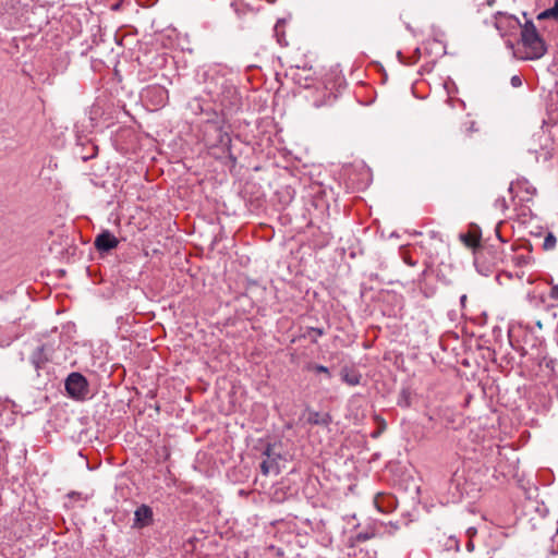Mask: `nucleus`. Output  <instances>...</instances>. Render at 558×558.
I'll list each match as a JSON object with an SVG mask.
<instances>
[{
	"label": "nucleus",
	"mask_w": 558,
	"mask_h": 558,
	"mask_svg": "<svg viewBox=\"0 0 558 558\" xmlns=\"http://www.w3.org/2000/svg\"><path fill=\"white\" fill-rule=\"evenodd\" d=\"M475 5L480 7L482 4L493 5L495 3V0H474Z\"/></svg>",
	"instance_id": "23"
},
{
	"label": "nucleus",
	"mask_w": 558,
	"mask_h": 558,
	"mask_svg": "<svg viewBox=\"0 0 558 558\" xmlns=\"http://www.w3.org/2000/svg\"><path fill=\"white\" fill-rule=\"evenodd\" d=\"M405 263H407L409 266H415V262H413L411 258H405Z\"/></svg>",
	"instance_id": "31"
},
{
	"label": "nucleus",
	"mask_w": 558,
	"mask_h": 558,
	"mask_svg": "<svg viewBox=\"0 0 558 558\" xmlns=\"http://www.w3.org/2000/svg\"><path fill=\"white\" fill-rule=\"evenodd\" d=\"M381 424H383V428L386 427V423L384 421H381Z\"/></svg>",
	"instance_id": "39"
},
{
	"label": "nucleus",
	"mask_w": 558,
	"mask_h": 558,
	"mask_svg": "<svg viewBox=\"0 0 558 558\" xmlns=\"http://www.w3.org/2000/svg\"><path fill=\"white\" fill-rule=\"evenodd\" d=\"M495 208L500 209L502 213L509 208V205L505 197H499L495 201Z\"/></svg>",
	"instance_id": "18"
},
{
	"label": "nucleus",
	"mask_w": 558,
	"mask_h": 558,
	"mask_svg": "<svg viewBox=\"0 0 558 558\" xmlns=\"http://www.w3.org/2000/svg\"><path fill=\"white\" fill-rule=\"evenodd\" d=\"M512 190H513V183L510 184L509 192L512 193Z\"/></svg>",
	"instance_id": "34"
},
{
	"label": "nucleus",
	"mask_w": 558,
	"mask_h": 558,
	"mask_svg": "<svg viewBox=\"0 0 558 558\" xmlns=\"http://www.w3.org/2000/svg\"><path fill=\"white\" fill-rule=\"evenodd\" d=\"M153 509L147 505L140 506L134 513V526L145 527L153 523Z\"/></svg>",
	"instance_id": "7"
},
{
	"label": "nucleus",
	"mask_w": 558,
	"mask_h": 558,
	"mask_svg": "<svg viewBox=\"0 0 558 558\" xmlns=\"http://www.w3.org/2000/svg\"><path fill=\"white\" fill-rule=\"evenodd\" d=\"M477 531L475 527H469L468 531H466V534L469 536V538H473L475 535H476Z\"/></svg>",
	"instance_id": "25"
},
{
	"label": "nucleus",
	"mask_w": 558,
	"mask_h": 558,
	"mask_svg": "<svg viewBox=\"0 0 558 558\" xmlns=\"http://www.w3.org/2000/svg\"><path fill=\"white\" fill-rule=\"evenodd\" d=\"M142 98L155 108H160L168 102L169 93L163 86L155 84L143 89Z\"/></svg>",
	"instance_id": "4"
},
{
	"label": "nucleus",
	"mask_w": 558,
	"mask_h": 558,
	"mask_svg": "<svg viewBox=\"0 0 558 558\" xmlns=\"http://www.w3.org/2000/svg\"><path fill=\"white\" fill-rule=\"evenodd\" d=\"M520 44L524 48L525 60L541 59L547 52V45L531 20H526L520 29Z\"/></svg>",
	"instance_id": "2"
},
{
	"label": "nucleus",
	"mask_w": 558,
	"mask_h": 558,
	"mask_svg": "<svg viewBox=\"0 0 558 558\" xmlns=\"http://www.w3.org/2000/svg\"><path fill=\"white\" fill-rule=\"evenodd\" d=\"M345 86L343 77L327 74L323 81L305 89L304 98L315 109L331 108Z\"/></svg>",
	"instance_id": "1"
},
{
	"label": "nucleus",
	"mask_w": 558,
	"mask_h": 558,
	"mask_svg": "<svg viewBox=\"0 0 558 558\" xmlns=\"http://www.w3.org/2000/svg\"><path fill=\"white\" fill-rule=\"evenodd\" d=\"M397 404L401 408H409L411 405V391L409 388H402Z\"/></svg>",
	"instance_id": "13"
},
{
	"label": "nucleus",
	"mask_w": 558,
	"mask_h": 558,
	"mask_svg": "<svg viewBox=\"0 0 558 558\" xmlns=\"http://www.w3.org/2000/svg\"><path fill=\"white\" fill-rule=\"evenodd\" d=\"M325 335V330L323 328L317 327H307L305 331L300 336V338H308L312 343H317V339Z\"/></svg>",
	"instance_id": "12"
},
{
	"label": "nucleus",
	"mask_w": 558,
	"mask_h": 558,
	"mask_svg": "<svg viewBox=\"0 0 558 558\" xmlns=\"http://www.w3.org/2000/svg\"><path fill=\"white\" fill-rule=\"evenodd\" d=\"M466 299H468V298H466V295H465V294L461 295V298H460V304H461V306H462V307H464V306H465Z\"/></svg>",
	"instance_id": "29"
},
{
	"label": "nucleus",
	"mask_w": 558,
	"mask_h": 558,
	"mask_svg": "<svg viewBox=\"0 0 558 558\" xmlns=\"http://www.w3.org/2000/svg\"><path fill=\"white\" fill-rule=\"evenodd\" d=\"M549 296L554 300H558V286H554L551 289H550V293H549Z\"/></svg>",
	"instance_id": "24"
},
{
	"label": "nucleus",
	"mask_w": 558,
	"mask_h": 558,
	"mask_svg": "<svg viewBox=\"0 0 558 558\" xmlns=\"http://www.w3.org/2000/svg\"><path fill=\"white\" fill-rule=\"evenodd\" d=\"M274 469L278 470V463L276 459H266L260 463V471L263 475H268Z\"/></svg>",
	"instance_id": "14"
},
{
	"label": "nucleus",
	"mask_w": 558,
	"mask_h": 558,
	"mask_svg": "<svg viewBox=\"0 0 558 558\" xmlns=\"http://www.w3.org/2000/svg\"><path fill=\"white\" fill-rule=\"evenodd\" d=\"M380 432L373 433V437H377Z\"/></svg>",
	"instance_id": "36"
},
{
	"label": "nucleus",
	"mask_w": 558,
	"mask_h": 558,
	"mask_svg": "<svg viewBox=\"0 0 558 558\" xmlns=\"http://www.w3.org/2000/svg\"><path fill=\"white\" fill-rule=\"evenodd\" d=\"M283 27H284V24L281 21H278L274 27V32L277 37V41L280 45H287L286 39H284Z\"/></svg>",
	"instance_id": "15"
},
{
	"label": "nucleus",
	"mask_w": 558,
	"mask_h": 558,
	"mask_svg": "<svg viewBox=\"0 0 558 558\" xmlns=\"http://www.w3.org/2000/svg\"><path fill=\"white\" fill-rule=\"evenodd\" d=\"M94 245L98 252L107 253L119 245V240L110 231L105 230L96 236Z\"/></svg>",
	"instance_id": "6"
},
{
	"label": "nucleus",
	"mask_w": 558,
	"mask_h": 558,
	"mask_svg": "<svg viewBox=\"0 0 558 558\" xmlns=\"http://www.w3.org/2000/svg\"><path fill=\"white\" fill-rule=\"evenodd\" d=\"M466 549L468 551L472 553L474 550V543L471 538H469V542L466 543Z\"/></svg>",
	"instance_id": "27"
},
{
	"label": "nucleus",
	"mask_w": 558,
	"mask_h": 558,
	"mask_svg": "<svg viewBox=\"0 0 558 558\" xmlns=\"http://www.w3.org/2000/svg\"><path fill=\"white\" fill-rule=\"evenodd\" d=\"M556 236L553 233H548L544 239L543 247L545 250H553L556 246Z\"/></svg>",
	"instance_id": "17"
},
{
	"label": "nucleus",
	"mask_w": 558,
	"mask_h": 558,
	"mask_svg": "<svg viewBox=\"0 0 558 558\" xmlns=\"http://www.w3.org/2000/svg\"><path fill=\"white\" fill-rule=\"evenodd\" d=\"M554 20H558V0H554V5L549 8Z\"/></svg>",
	"instance_id": "20"
},
{
	"label": "nucleus",
	"mask_w": 558,
	"mask_h": 558,
	"mask_svg": "<svg viewBox=\"0 0 558 558\" xmlns=\"http://www.w3.org/2000/svg\"><path fill=\"white\" fill-rule=\"evenodd\" d=\"M307 369L315 373H323L327 378H331V373L328 367L320 364H308Z\"/></svg>",
	"instance_id": "16"
},
{
	"label": "nucleus",
	"mask_w": 558,
	"mask_h": 558,
	"mask_svg": "<svg viewBox=\"0 0 558 558\" xmlns=\"http://www.w3.org/2000/svg\"><path fill=\"white\" fill-rule=\"evenodd\" d=\"M263 456H266L267 459L271 460V459H276L279 457L278 456H275L274 453V446L271 444H267V446L265 447L264 451H263Z\"/></svg>",
	"instance_id": "19"
},
{
	"label": "nucleus",
	"mask_w": 558,
	"mask_h": 558,
	"mask_svg": "<svg viewBox=\"0 0 558 558\" xmlns=\"http://www.w3.org/2000/svg\"><path fill=\"white\" fill-rule=\"evenodd\" d=\"M495 232H496V235L498 236L499 241H500L501 243H505V242H506V240H505V239H502V236L500 235L499 226H497V227L495 228Z\"/></svg>",
	"instance_id": "28"
},
{
	"label": "nucleus",
	"mask_w": 558,
	"mask_h": 558,
	"mask_svg": "<svg viewBox=\"0 0 558 558\" xmlns=\"http://www.w3.org/2000/svg\"><path fill=\"white\" fill-rule=\"evenodd\" d=\"M120 7H121V3H120V2H117V3L112 4L111 9H112L113 11H118V10L120 9Z\"/></svg>",
	"instance_id": "30"
},
{
	"label": "nucleus",
	"mask_w": 558,
	"mask_h": 558,
	"mask_svg": "<svg viewBox=\"0 0 558 558\" xmlns=\"http://www.w3.org/2000/svg\"><path fill=\"white\" fill-rule=\"evenodd\" d=\"M366 538H367V536H365V535H359V539H366Z\"/></svg>",
	"instance_id": "33"
},
{
	"label": "nucleus",
	"mask_w": 558,
	"mask_h": 558,
	"mask_svg": "<svg viewBox=\"0 0 558 558\" xmlns=\"http://www.w3.org/2000/svg\"><path fill=\"white\" fill-rule=\"evenodd\" d=\"M537 19H538V20L553 19V16H551V14H550V10H549V9L544 10L543 12H541V13L537 15Z\"/></svg>",
	"instance_id": "22"
},
{
	"label": "nucleus",
	"mask_w": 558,
	"mask_h": 558,
	"mask_svg": "<svg viewBox=\"0 0 558 558\" xmlns=\"http://www.w3.org/2000/svg\"><path fill=\"white\" fill-rule=\"evenodd\" d=\"M522 25L520 20L513 15L502 12H497L495 15V27L501 36H506L512 31L521 29Z\"/></svg>",
	"instance_id": "5"
},
{
	"label": "nucleus",
	"mask_w": 558,
	"mask_h": 558,
	"mask_svg": "<svg viewBox=\"0 0 558 558\" xmlns=\"http://www.w3.org/2000/svg\"><path fill=\"white\" fill-rule=\"evenodd\" d=\"M51 351L52 348L48 347L47 344H41L32 353L31 362L37 371L40 369L49 361Z\"/></svg>",
	"instance_id": "8"
},
{
	"label": "nucleus",
	"mask_w": 558,
	"mask_h": 558,
	"mask_svg": "<svg viewBox=\"0 0 558 558\" xmlns=\"http://www.w3.org/2000/svg\"><path fill=\"white\" fill-rule=\"evenodd\" d=\"M155 409H156V411H157V412H159V411H160V407H159L158 404H157V405H155Z\"/></svg>",
	"instance_id": "35"
},
{
	"label": "nucleus",
	"mask_w": 558,
	"mask_h": 558,
	"mask_svg": "<svg viewBox=\"0 0 558 558\" xmlns=\"http://www.w3.org/2000/svg\"><path fill=\"white\" fill-rule=\"evenodd\" d=\"M456 549L459 550V543L456 542Z\"/></svg>",
	"instance_id": "37"
},
{
	"label": "nucleus",
	"mask_w": 558,
	"mask_h": 558,
	"mask_svg": "<svg viewBox=\"0 0 558 558\" xmlns=\"http://www.w3.org/2000/svg\"><path fill=\"white\" fill-rule=\"evenodd\" d=\"M340 377L342 383L348 386H357L361 383V373L352 366H343L340 371Z\"/></svg>",
	"instance_id": "9"
},
{
	"label": "nucleus",
	"mask_w": 558,
	"mask_h": 558,
	"mask_svg": "<svg viewBox=\"0 0 558 558\" xmlns=\"http://www.w3.org/2000/svg\"><path fill=\"white\" fill-rule=\"evenodd\" d=\"M230 158H231L233 161H236V158H235V157H233V156H231V155H230Z\"/></svg>",
	"instance_id": "38"
},
{
	"label": "nucleus",
	"mask_w": 558,
	"mask_h": 558,
	"mask_svg": "<svg viewBox=\"0 0 558 558\" xmlns=\"http://www.w3.org/2000/svg\"><path fill=\"white\" fill-rule=\"evenodd\" d=\"M510 83L513 87H520L522 85V80L519 75H513L510 80Z\"/></svg>",
	"instance_id": "21"
},
{
	"label": "nucleus",
	"mask_w": 558,
	"mask_h": 558,
	"mask_svg": "<svg viewBox=\"0 0 558 558\" xmlns=\"http://www.w3.org/2000/svg\"><path fill=\"white\" fill-rule=\"evenodd\" d=\"M447 102H448L451 107H453V105H454L456 102H457V104H459L461 107H463V102H462L461 100H459V99L453 100L452 98H448V99H447Z\"/></svg>",
	"instance_id": "26"
},
{
	"label": "nucleus",
	"mask_w": 558,
	"mask_h": 558,
	"mask_svg": "<svg viewBox=\"0 0 558 558\" xmlns=\"http://www.w3.org/2000/svg\"><path fill=\"white\" fill-rule=\"evenodd\" d=\"M65 390L70 397L82 400L88 395L87 379L81 373L73 372L65 379Z\"/></svg>",
	"instance_id": "3"
},
{
	"label": "nucleus",
	"mask_w": 558,
	"mask_h": 558,
	"mask_svg": "<svg viewBox=\"0 0 558 558\" xmlns=\"http://www.w3.org/2000/svg\"><path fill=\"white\" fill-rule=\"evenodd\" d=\"M499 260H501V257H499V256H495V257L493 258V263H494V264H497Z\"/></svg>",
	"instance_id": "32"
},
{
	"label": "nucleus",
	"mask_w": 558,
	"mask_h": 558,
	"mask_svg": "<svg viewBox=\"0 0 558 558\" xmlns=\"http://www.w3.org/2000/svg\"><path fill=\"white\" fill-rule=\"evenodd\" d=\"M307 423L310 425H319V426H329L332 421V417L329 413H320L317 411L308 410Z\"/></svg>",
	"instance_id": "10"
},
{
	"label": "nucleus",
	"mask_w": 558,
	"mask_h": 558,
	"mask_svg": "<svg viewBox=\"0 0 558 558\" xmlns=\"http://www.w3.org/2000/svg\"><path fill=\"white\" fill-rule=\"evenodd\" d=\"M461 241L468 246L477 250H483L480 245V235L476 232L469 231L460 234Z\"/></svg>",
	"instance_id": "11"
}]
</instances>
